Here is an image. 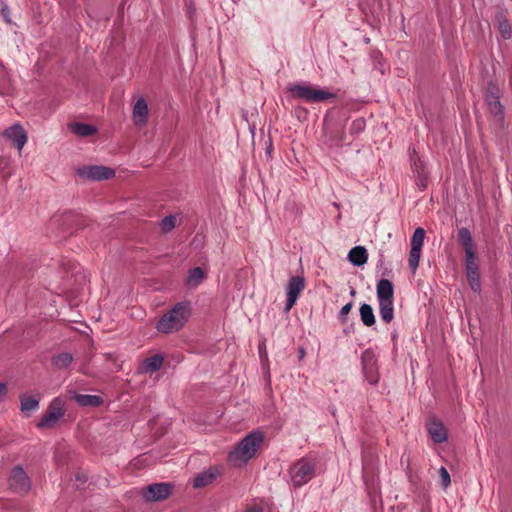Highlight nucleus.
<instances>
[{"mask_svg": "<svg viewBox=\"0 0 512 512\" xmlns=\"http://www.w3.org/2000/svg\"><path fill=\"white\" fill-rule=\"evenodd\" d=\"M264 444V434L252 431L247 434L228 454L227 462L234 468H242L254 459Z\"/></svg>", "mask_w": 512, "mask_h": 512, "instance_id": "obj_1", "label": "nucleus"}, {"mask_svg": "<svg viewBox=\"0 0 512 512\" xmlns=\"http://www.w3.org/2000/svg\"><path fill=\"white\" fill-rule=\"evenodd\" d=\"M190 315V305L185 302L178 303L160 318L157 330L165 334L174 333L185 325Z\"/></svg>", "mask_w": 512, "mask_h": 512, "instance_id": "obj_2", "label": "nucleus"}, {"mask_svg": "<svg viewBox=\"0 0 512 512\" xmlns=\"http://www.w3.org/2000/svg\"><path fill=\"white\" fill-rule=\"evenodd\" d=\"M287 91L293 98L303 100L305 102H323L334 97V94L313 85L309 82H299L288 85Z\"/></svg>", "mask_w": 512, "mask_h": 512, "instance_id": "obj_3", "label": "nucleus"}, {"mask_svg": "<svg viewBox=\"0 0 512 512\" xmlns=\"http://www.w3.org/2000/svg\"><path fill=\"white\" fill-rule=\"evenodd\" d=\"M315 471L316 461L311 457H303L290 467V481L294 487H301L314 477Z\"/></svg>", "mask_w": 512, "mask_h": 512, "instance_id": "obj_4", "label": "nucleus"}, {"mask_svg": "<svg viewBox=\"0 0 512 512\" xmlns=\"http://www.w3.org/2000/svg\"><path fill=\"white\" fill-rule=\"evenodd\" d=\"M77 174L80 178L85 180L101 181L113 178L115 171L107 166L89 165L78 168Z\"/></svg>", "mask_w": 512, "mask_h": 512, "instance_id": "obj_5", "label": "nucleus"}, {"mask_svg": "<svg viewBox=\"0 0 512 512\" xmlns=\"http://www.w3.org/2000/svg\"><path fill=\"white\" fill-rule=\"evenodd\" d=\"M64 401L55 398L49 405L47 412L43 415L37 426L39 428H52L64 415Z\"/></svg>", "mask_w": 512, "mask_h": 512, "instance_id": "obj_6", "label": "nucleus"}, {"mask_svg": "<svg viewBox=\"0 0 512 512\" xmlns=\"http://www.w3.org/2000/svg\"><path fill=\"white\" fill-rule=\"evenodd\" d=\"M425 230L421 227L417 228L411 238V250L409 254L408 264L412 272L414 273L418 268L421 250L424 243Z\"/></svg>", "mask_w": 512, "mask_h": 512, "instance_id": "obj_7", "label": "nucleus"}, {"mask_svg": "<svg viewBox=\"0 0 512 512\" xmlns=\"http://www.w3.org/2000/svg\"><path fill=\"white\" fill-rule=\"evenodd\" d=\"M305 288V279L303 276L297 275L290 277L286 287V303L285 312H289L295 305L299 295Z\"/></svg>", "mask_w": 512, "mask_h": 512, "instance_id": "obj_8", "label": "nucleus"}, {"mask_svg": "<svg viewBox=\"0 0 512 512\" xmlns=\"http://www.w3.org/2000/svg\"><path fill=\"white\" fill-rule=\"evenodd\" d=\"M362 367L365 379L369 384L375 385L379 381L377 360L375 354L370 350H365L362 354Z\"/></svg>", "mask_w": 512, "mask_h": 512, "instance_id": "obj_9", "label": "nucleus"}, {"mask_svg": "<svg viewBox=\"0 0 512 512\" xmlns=\"http://www.w3.org/2000/svg\"><path fill=\"white\" fill-rule=\"evenodd\" d=\"M411 168L417 187L420 190L426 189L429 173L424 161L416 154L415 151L411 154Z\"/></svg>", "mask_w": 512, "mask_h": 512, "instance_id": "obj_10", "label": "nucleus"}, {"mask_svg": "<svg viewBox=\"0 0 512 512\" xmlns=\"http://www.w3.org/2000/svg\"><path fill=\"white\" fill-rule=\"evenodd\" d=\"M173 486L169 483H156L149 485L143 492V497L147 501H161L169 497Z\"/></svg>", "mask_w": 512, "mask_h": 512, "instance_id": "obj_11", "label": "nucleus"}, {"mask_svg": "<svg viewBox=\"0 0 512 512\" xmlns=\"http://www.w3.org/2000/svg\"><path fill=\"white\" fill-rule=\"evenodd\" d=\"M9 486L11 489L18 493L26 492L29 490L30 481L22 467L16 466L12 469L9 476Z\"/></svg>", "mask_w": 512, "mask_h": 512, "instance_id": "obj_12", "label": "nucleus"}, {"mask_svg": "<svg viewBox=\"0 0 512 512\" xmlns=\"http://www.w3.org/2000/svg\"><path fill=\"white\" fill-rule=\"evenodd\" d=\"M465 271L468 283L471 287V289L475 292L480 290L481 283H480V273H479V265L477 262V257L471 256L465 257Z\"/></svg>", "mask_w": 512, "mask_h": 512, "instance_id": "obj_13", "label": "nucleus"}, {"mask_svg": "<svg viewBox=\"0 0 512 512\" xmlns=\"http://www.w3.org/2000/svg\"><path fill=\"white\" fill-rule=\"evenodd\" d=\"M3 135L16 146L19 152H21L27 142V135L23 127L19 124H14L7 128L3 132Z\"/></svg>", "mask_w": 512, "mask_h": 512, "instance_id": "obj_14", "label": "nucleus"}, {"mask_svg": "<svg viewBox=\"0 0 512 512\" xmlns=\"http://www.w3.org/2000/svg\"><path fill=\"white\" fill-rule=\"evenodd\" d=\"M221 474V469L219 467H210L209 469L198 474L193 481V486L195 488H202L211 484L217 476Z\"/></svg>", "mask_w": 512, "mask_h": 512, "instance_id": "obj_15", "label": "nucleus"}, {"mask_svg": "<svg viewBox=\"0 0 512 512\" xmlns=\"http://www.w3.org/2000/svg\"><path fill=\"white\" fill-rule=\"evenodd\" d=\"M149 109L146 101L139 98L133 107V121L136 126L143 127L147 123Z\"/></svg>", "mask_w": 512, "mask_h": 512, "instance_id": "obj_16", "label": "nucleus"}, {"mask_svg": "<svg viewBox=\"0 0 512 512\" xmlns=\"http://www.w3.org/2000/svg\"><path fill=\"white\" fill-rule=\"evenodd\" d=\"M427 430L434 442L443 443L447 440V430L439 420L433 419L429 421Z\"/></svg>", "mask_w": 512, "mask_h": 512, "instance_id": "obj_17", "label": "nucleus"}, {"mask_svg": "<svg viewBox=\"0 0 512 512\" xmlns=\"http://www.w3.org/2000/svg\"><path fill=\"white\" fill-rule=\"evenodd\" d=\"M376 294L378 301L393 300L394 289L391 281L381 279L377 283Z\"/></svg>", "mask_w": 512, "mask_h": 512, "instance_id": "obj_18", "label": "nucleus"}, {"mask_svg": "<svg viewBox=\"0 0 512 512\" xmlns=\"http://www.w3.org/2000/svg\"><path fill=\"white\" fill-rule=\"evenodd\" d=\"M458 234L465 252V257L471 258V256H475L474 242L470 231L467 228H461Z\"/></svg>", "mask_w": 512, "mask_h": 512, "instance_id": "obj_19", "label": "nucleus"}, {"mask_svg": "<svg viewBox=\"0 0 512 512\" xmlns=\"http://www.w3.org/2000/svg\"><path fill=\"white\" fill-rule=\"evenodd\" d=\"M348 260L355 266H362L368 260L367 250L363 246H356L348 253Z\"/></svg>", "mask_w": 512, "mask_h": 512, "instance_id": "obj_20", "label": "nucleus"}, {"mask_svg": "<svg viewBox=\"0 0 512 512\" xmlns=\"http://www.w3.org/2000/svg\"><path fill=\"white\" fill-rule=\"evenodd\" d=\"M163 364V357L159 354H156L150 358H147L143 361L141 370L145 373H154L158 371Z\"/></svg>", "mask_w": 512, "mask_h": 512, "instance_id": "obj_21", "label": "nucleus"}, {"mask_svg": "<svg viewBox=\"0 0 512 512\" xmlns=\"http://www.w3.org/2000/svg\"><path fill=\"white\" fill-rule=\"evenodd\" d=\"M378 302L381 319L386 323H390L394 317L393 300H385Z\"/></svg>", "mask_w": 512, "mask_h": 512, "instance_id": "obj_22", "label": "nucleus"}, {"mask_svg": "<svg viewBox=\"0 0 512 512\" xmlns=\"http://www.w3.org/2000/svg\"><path fill=\"white\" fill-rule=\"evenodd\" d=\"M71 131L81 137L91 136L96 133V128L93 125L85 123H73L70 125Z\"/></svg>", "mask_w": 512, "mask_h": 512, "instance_id": "obj_23", "label": "nucleus"}, {"mask_svg": "<svg viewBox=\"0 0 512 512\" xmlns=\"http://www.w3.org/2000/svg\"><path fill=\"white\" fill-rule=\"evenodd\" d=\"M74 399L81 406L96 407L101 405L103 402L102 399L97 395L76 394Z\"/></svg>", "mask_w": 512, "mask_h": 512, "instance_id": "obj_24", "label": "nucleus"}, {"mask_svg": "<svg viewBox=\"0 0 512 512\" xmlns=\"http://www.w3.org/2000/svg\"><path fill=\"white\" fill-rule=\"evenodd\" d=\"M361 321L365 326H372L375 323V316L371 305L362 304L359 309Z\"/></svg>", "mask_w": 512, "mask_h": 512, "instance_id": "obj_25", "label": "nucleus"}, {"mask_svg": "<svg viewBox=\"0 0 512 512\" xmlns=\"http://www.w3.org/2000/svg\"><path fill=\"white\" fill-rule=\"evenodd\" d=\"M73 360V357L70 353L63 352L53 357L52 363L55 367L59 369H63L68 367Z\"/></svg>", "mask_w": 512, "mask_h": 512, "instance_id": "obj_26", "label": "nucleus"}, {"mask_svg": "<svg viewBox=\"0 0 512 512\" xmlns=\"http://www.w3.org/2000/svg\"><path fill=\"white\" fill-rule=\"evenodd\" d=\"M39 400L31 396L21 397V410L23 412H31L38 408Z\"/></svg>", "mask_w": 512, "mask_h": 512, "instance_id": "obj_27", "label": "nucleus"}, {"mask_svg": "<svg viewBox=\"0 0 512 512\" xmlns=\"http://www.w3.org/2000/svg\"><path fill=\"white\" fill-rule=\"evenodd\" d=\"M204 279V272L201 268L196 267L192 270H190L187 283L189 286H197L201 283V281Z\"/></svg>", "mask_w": 512, "mask_h": 512, "instance_id": "obj_28", "label": "nucleus"}, {"mask_svg": "<svg viewBox=\"0 0 512 512\" xmlns=\"http://www.w3.org/2000/svg\"><path fill=\"white\" fill-rule=\"evenodd\" d=\"M176 226V217L169 215L164 217L160 222L161 231L164 233L170 232Z\"/></svg>", "mask_w": 512, "mask_h": 512, "instance_id": "obj_29", "label": "nucleus"}, {"mask_svg": "<svg viewBox=\"0 0 512 512\" xmlns=\"http://www.w3.org/2000/svg\"><path fill=\"white\" fill-rule=\"evenodd\" d=\"M365 126H366L365 119L364 118H357L350 125V133L352 135H358L359 133H361L365 129Z\"/></svg>", "mask_w": 512, "mask_h": 512, "instance_id": "obj_30", "label": "nucleus"}, {"mask_svg": "<svg viewBox=\"0 0 512 512\" xmlns=\"http://www.w3.org/2000/svg\"><path fill=\"white\" fill-rule=\"evenodd\" d=\"M488 104L491 113H493L495 116H500L502 113V107L500 102L495 98L491 97L488 99Z\"/></svg>", "mask_w": 512, "mask_h": 512, "instance_id": "obj_31", "label": "nucleus"}, {"mask_svg": "<svg viewBox=\"0 0 512 512\" xmlns=\"http://www.w3.org/2000/svg\"><path fill=\"white\" fill-rule=\"evenodd\" d=\"M11 164H12L11 157H8V156L0 157V170L5 172L7 176H9L11 174V172L9 170L11 167Z\"/></svg>", "mask_w": 512, "mask_h": 512, "instance_id": "obj_32", "label": "nucleus"}, {"mask_svg": "<svg viewBox=\"0 0 512 512\" xmlns=\"http://www.w3.org/2000/svg\"><path fill=\"white\" fill-rule=\"evenodd\" d=\"M439 476L441 478L442 486L444 488H447L451 483V479H450V475L445 467H441L439 469Z\"/></svg>", "mask_w": 512, "mask_h": 512, "instance_id": "obj_33", "label": "nucleus"}, {"mask_svg": "<svg viewBox=\"0 0 512 512\" xmlns=\"http://www.w3.org/2000/svg\"><path fill=\"white\" fill-rule=\"evenodd\" d=\"M500 31H501V34H502L503 38H505V39L510 38V36H511V29H510V27L508 25L501 24L500 25Z\"/></svg>", "mask_w": 512, "mask_h": 512, "instance_id": "obj_34", "label": "nucleus"}, {"mask_svg": "<svg viewBox=\"0 0 512 512\" xmlns=\"http://www.w3.org/2000/svg\"><path fill=\"white\" fill-rule=\"evenodd\" d=\"M352 309V303L345 304L340 310V316L344 317L349 314Z\"/></svg>", "mask_w": 512, "mask_h": 512, "instance_id": "obj_35", "label": "nucleus"}, {"mask_svg": "<svg viewBox=\"0 0 512 512\" xmlns=\"http://www.w3.org/2000/svg\"><path fill=\"white\" fill-rule=\"evenodd\" d=\"M7 393V385L5 383H0V402L4 400Z\"/></svg>", "mask_w": 512, "mask_h": 512, "instance_id": "obj_36", "label": "nucleus"}, {"mask_svg": "<svg viewBox=\"0 0 512 512\" xmlns=\"http://www.w3.org/2000/svg\"><path fill=\"white\" fill-rule=\"evenodd\" d=\"M246 512H261L259 509H249Z\"/></svg>", "mask_w": 512, "mask_h": 512, "instance_id": "obj_37", "label": "nucleus"}, {"mask_svg": "<svg viewBox=\"0 0 512 512\" xmlns=\"http://www.w3.org/2000/svg\"><path fill=\"white\" fill-rule=\"evenodd\" d=\"M304 355H305V352H304V350H303V349H301V350H300V358H303V357H304Z\"/></svg>", "mask_w": 512, "mask_h": 512, "instance_id": "obj_38", "label": "nucleus"}]
</instances>
